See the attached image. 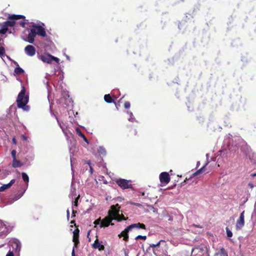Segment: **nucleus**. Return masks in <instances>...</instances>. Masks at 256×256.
Listing matches in <instances>:
<instances>
[{
  "mask_svg": "<svg viewBox=\"0 0 256 256\" xmlns=\"http://www.w3.org/2000/svg\"><path fill=\"white\" fill-rule=\"evenodd\" d=\"M36 34L44 37L46 36V32L45 29L42 26L34 24L31 26V28L27 38L24 40L30 44H33Z\"/></svg>",
  "mask_w": 256,
  "mask_h": 256,
  "instance_id": "1",
  "label": "nucleus"
},
{
  "mask_svg": "<svg viewBox=\"0 0 256 256\" xmlns=\"http://www.w3.org/2000/svg\"><path fill=\"white\" fill-rule=\"evenodd\" d=\"M26 88L24 86L22 87V89L18 94L16 100L17 106L18 108H22L24 110L28 111L30 107L26 104L28 102V96H25Z\"/></svg>",
  "mask_w": 256,
  "mask_h": 256,
  "instance_id": "2",
  "label": "nucleus"
},
{
  "mask_svg": "<svg viewBox=\"0 0 256 256\" xmlns=\"http://www.w3.org/2000/svg\"><path fill=\"white\" fill-rule=\"evenodd\" d=\"M25 16L23 15H16V14H12L8 16V20H7L5 22H4L3 24L4 26H6V28H8V26H14L16 22L14 20H20L22 19L25 20Z\"/></svg>",
  "mask_w": 256,
  "mask_h": 256,
  "instance_id": "3",
  "label": "nucleus"
},
{
  "mask_svg": "<svg viewBox=\"0 0 256 256\" xmlns=\"http://www.w3.org/2000/svg\"><path fill=\"white\" fill-rule=\"evenodd\" d=\"M116 183L122 189H126L132 187L130 180L120 178L116 181Z\"/></svg>",
  "mask_w": 256,
  "mask_h": 256,
  "instance_id": "4",
  "label": "nucleus"
},
{
  "mask_svg": "<svg viewBox=\"0 0 256 256\" xmlns=\"http://www.w3.org/2000/svg\"><path fill=\"white\" fill-rule=\"evenodd\" d=\"M120 206L118 204L115 205H112L110 206V210L108 212V215L114 218L118 215L120 212Z\"/></svg>",
  "mask_w": 256,
  "mask_h": 256,
  "instance_id": "5",
  "label": "nucleus"
},
{
  "mask_svg": "<svg viewBox=\"0 0 256 256\" xmlns=\"http://www.w3.org/2000/svg\"><path fill=\"white\" fill-rule=\"evenodd\" d=\"M244 210L240 214L239 218L237 220L236 228L237 230H241L244 225Z\"/></svg>",
  "mask_w": 256,
  "mask_h": 256,
  "instance_id": "6",
  "label": "nucleus"
},
{
  "mask_svg": "<svg viewBox=\"0 0 256 256\" xmlns=\"http://www.w3.org/2000/svg\"><path fill=\"white\" fill-rule=\"evenodd\" d=\"M160 180L162 184H167L170 181V176L168 172H162L160 174Z\"/></svg>",
  "mask_w": 256,
  "mask_h": 256,
  "instance_id": "7",
  "label": "nucleus"
},
{
  "mask_svg": "<svg viewBox=\"0 0 256 256\" xmlns=\"http://www.w3.org/2000/svg\"><path fill=\"white\" fill-rule=\"evenodd\" d=\"M112 220H114V218L108 215L102 220L100 228L108 227L110 224L114 225V224L112 222Z\"/></svg>",
  "mask_w": 256,
  "mask_h": 256,
  "instance_id": "8",
  "label": "nucleus"
},
{
  "mask_svg": "<svg viewBox=\"0 0 256 256\" xmlns=\"http://www.w3.org/2000/svg\"><path fill=\"white\" fill-rule=\"evenodd\" d=\"M25 53L28 56H32L35 55L36 50L32 45H28L24 48Z\"/></svg>",
  "mask_w": 256,
  "mask_h": 256,
  "instance_id": "9",
  "label": "nucleus"
},
{
  "mask_svg": "<svg viewBox=\"0 0 256 256\" xmlns=\"http://www.w3.org/2000/svg\"><path fill=\"white\" fill-rule=\"evenodd\" d=\"M102 243V241H99L98 239L96 238L92 244V247L93 248L98 249L100 251L104 250V246Z\"/></svg>",
  "mask_w": 256,
  "mask_h": 256,
  "instance_id": "10",
  "label": "nucleus"
},
{
  "mask_svg": "<svg viewBox=\"0 0 256 256\" xmlns=\"http://www.w3.org/2000/svg\"><path fill=\"white\" fill-rule=\"evenodd\" d=\"M79 233L80 230L77 228L76 230H74L73 232V238L72 241L74 242V246L77 247L78 244H79Z\"/></svg>",
  "mask_w": 256,
  "mask_h": 256,
  "instance_id": "11",
  "label": "nucleus"
},
{
  "mask_svg": "<svg viewBox=\"0 0 256 256\" xmlns=\"http://www.w3.org/2000/svg\"><path fill=\"white\" fill-rule=\"evenodd\" d=\"M131 230L130 228H129V226H128L127 228H126L122 232L118 234V237H124L123 240H124L126 242H128V232L129 231Z\"/></svg>",
  "mask_w": 256,
  "mask_h": 256,
  "instance_id": "12",
  "label": "nucleus"
},
{
  "mask_svg": "<svg viewBox=\"0 0 256 256\" xmlns=\"http://www.w3.org/2000/svg\"><path fill=\"white\" fill-rule=\"evenodd\" d=\"M40 59L44 62L52 63V55L48 54H44L40 56Z\"/></svg>",
  "mask_w": 256,
  "mask_h": 256,
  "instance_id": "13",
  "label": "nucleus"
},
{
  "mask_svg": "<svg viewBox=\"0 0 256 256\" xmlns=\"http://www.w3.org/2000/svg\"><path fill=\"white\" fill-rule=\"evenodd\" d=\"M16 180L14 179H12L8 184H3L0 187V192H4L5 190L10 188L12 186V184H14Z\"/></svg>",
  "mask_w": 256,
  "mask_h": 256,
  "instance_id": "14",
  "label": "nucleus"
},
{
  "mask_svg": "<svg viewBox=\"0 0 256 256\" xmlns=\"http://www.w3.org/2000/svg\"><path fill=\"white\" fill-rule=\"evenodd\" d=\"M205 167H206V166H202V168H200V169L198 170L196 172H194L192 174V176H191L189 178H186L185 179V180L182 182L181 183V185L182 186V185H184V184L186 183V182L188 180H190V178H192V177H194V176H198L199 174H201L204 171V170Z\"/></svg>",
  "mask_w": 256,
  "mask_h": 256,
  "instance_id": "15",
  "label": "nucleus"
},
{
  "mask_svg": "<svg viewBox=\"0 0 256 256\" xmlns=\"http://www.w3.org/2000/svg\"><path fill=\"white\" fill-rule=\"evenodd\" d=\"M129 228H130V230L134 228H142L144 230L146 229V225L142 223L138 222L137 224H132L129 226Z\"/></svg>",
  "mask_w": 256,
  "mask_h": 256,
  "instance_id": "16",
  "label": "nucleus"
},
{
  "mask_svg": "<svg viewBox=\"0 0 256 256\" xmlns=\"http://www.w3.org/2000/svg\"><path fill=\"white\" fill-rule=\"evenodd\" d=\"M84 165H86V166L84 168H86V170H87L88 168L89 167V168H90L89 172L90 173V174H92L94 172V169L91 164L90 161L88 160V161L85 162L84 163Z\"/></svg>",
  "mask_w": 256,
  "mask_h": 256,
  "instance_id": "17",
  "label": "nucleus"
},
{
  "mask_svg": "<svg viewBox=\"0 0 256 256\" xmlns=\"http://www.w3.org/2000/svg\"><path fill=\"white\" fill-rule=\"evenodd\" d=\"M104 100L107 103L114 102L116 105V102L112 98L110 94H105L104 96Z\"/></svg>",
  "mask_w": 256,
  "mask_h": 256,
  "instance_id": "18",
  "label": "nucleus"
},
{
  "mask_svg": "<svg viewBox=\"0 0 256 256\" xmlns=\"http://www.w3.org/2000/svg\"><path fill=\"white\" fill-rule=\"evenodd\" d=\"M23 164L16 158L12 160V166L14 168H20L22 166Z\"/></svg>",
  "mask_w": 256,
  "mask_h": 256,
  "instance_id": "19",
  "label": "nucleus"
},
{
  "mask_svg": "<svg viewBox=\"0 0 256 256\" xmlns=\"http://www.w3.org/2000/svg\"><path fill=\"white\" fill-rule=\"evenodd\" d=\"M14 64H16L18 66V67H16V68H15L14 69V72L16 74H22L24 72V70L19 66L18 64L14 62Z\"/></svg>",
  "mask_w": 256,
  "mask_h": 256,
  "instance_id": "20",
  "label": "nucleus"
},
{
  "mask_svg": "<svg viewBox=\"0 0 256 256\" xmlns=\"http://www.w3.org/2000/svg\"><path fill=\"white\" fill-rule=\"evenodd\" d=\"M114 219L118 222H121L122 220H126L123 214L120 215L119 213L114 218Z\"/></svg>",
  "mask_w": 256,
  "mask_h": 256,
  "instance_id": "21",
  "label": "nucleus"
},
{
  "mask_svg": "<svg viewBox=\"0 0 256 256\" xmlns=\"http://www.w3.org/2000/svg\"><path fill=\"white\" fill-rule=\"evenodd\" d=\"M137 134V132L135 128H132L129 132L128 136L130 138H133L136 136Z\"/></svg>",
  "mask_w": 256,
  "mask_h": 256,
  "instance_id": "22",
  "label": "nucleus"
},
{
  "mask_svg": "<svg viewBox=\"0 0 256 256\" xmlns=\"http://www.w3.org/2000/svg\"><path fill=\"white\" fill-rule=\"evenodd\" d=\"M8 30V28H6V26H4V24L2 25V28L0 30V34H5Z\"/></svg>",
  "mask_w": 256,
  "mask_h": 256,
  "instance_id": "23",
  "label": "nucleus"
},
{
  "mask_svg": "<svg viewBox=\"0 0 256 256\" xmlns=\"http://www.w3.org/2000/svg\"><path fill=\"white\" fill-rule=\"evenodd\" d=\"M22 178L23 180L26 182H28L29 181V178L28 174L25 172H22Z\"/></svg>",
  "mask_w": 256,
  "mask_h": 256,
  "instance_id": "24",
  "label": "nucleus"
},
{
  "mask_svg": "<svg viewBox=\"0 0 256 256\" xmlns=\"http://www.w3.org/2000/svg\"><path fill=\"white\" fill-rule=\"evenodd\" d=\"M80 198V196L78 195L75 199V200L72 202V208H74V207H78V200H79Z\"/></svg>",
  "mask_w": 256,
  "mask_h": 256,
  "instance_id": "25",
  "label": "nucleus"
},
{
  "mask_svg": "<svg viewBox=\"0 0 256 256\" xmlns=\"http://www.w3.org/2000/svg\"><path fill=\"white\" fill-rule=\"evenodd\" d=\"M226 230L227 236L228 238H231L232 236V233L231 230L228 227L226 228Z\"/></svg>",
  "mask_w": 256,
  "mask_h": 256,
  "instance_id": "26",
  "label": "nucleus"
},
{
  "mask_svg": "<svg viewBox=\"0 0 256 256\" xmlns=\"http://www.w3.org/2000/svg\"><path fill=\"white\" fill-rule=\"evenodd\" d=\"M164 242V241L162 240H160L158 242H157L156 244H150V247L154 248H156V247H157V246H159L160 244V242Z\"/></svg>",
  "mask_w": 256,
  "mask_h": 256,
  "instance_id": "27",
  "label": "nucleus"
},
{
  "mask_svg": "<svg viewBox=\"0 0 256 256\" xmlns=\"http://www.w3.org/2000/svg\"><path fill=\"white\" fill-rule=\"evenodd\" d=\"M226 251H225V250L224 248H222L219 252H218L216 253V254L217 255H218V254H220V255H222V254H224V253H225Z\"/></svg>",
  "mask_w": 256,
  "mask_h": 256,
  "instance_id": "28",
  "label": "nucleus"
},
{
  "mask_svg": "<svg viewBox=\"0 0 256 256\" xmlns=\"http://www.w3.org/2000/svg\"><path fill=\"white\" fill-rule=\"evenodd\" d=\"M5 53V49L4 47H0V56H2Z\"/></svg>",
  "mask_w": 256,
  "mask_h": 256,
  "instance_id": "29",
  "label": "nucleus"
},
{
  "mask_svg": "<svg viewBox=\"0 0 256 256\" xmlns=\"http://www.w3.org/2000/svg\"><path fill=\"white\" fill-rule=\"evenodd\" d=\"M146 236H140V235H138V236H136L135 238L136 240H138V239H142V240H146Z\"/></svg>",
  "mask_w": 256,
  "mask_h": 256,
  "instance_id": "30",
  "label": "nucleus"
},
{
  "mask_svg": "<svg viewBox=\"0 0 256 256\" xmlns=\"http://www.w3.org/2000/svg\"><path fill=\"white\" fill-rule=\"evenodd\" d=\"M130 106V104L129 102H126L124 104V107L126 109H128Z\"/></svg>",
  "mask_w": 256,
  "mask_h": 256,
  "instance_id": "31",
  "label": "nucleus"
},
{
  "mask_svg": "<svg viewBox=\"0 0 256 256\" xmlns=\"http://www.w3.org/2000/svg\"><path fill=\"white\" fill-rule=\"evenodd\" d=\"M16 152L15 150H13L12 151L11 154H12V157L13 160L16 158Z\"/></svg>",
  "mask_w": 256,
  "mask_h": 256,
  "instance_id": "32",
  "label": "nucleus"
},
{
  "mask_svg": "<svg viewBox=\"0 0 256 256\" xmlns=\"http://www.w3.org/2000/svg\"><path fill=\"white\" fill-rule=\"evenodd\" d=\"M52 60L55 61L56 63H58L60 62V59L56 57H54V56H52Z\"/></svg>",
  "mask_w": 256,
  "mask_h": 256,
  "instance_id": "33",
  "label": "nucleus"
},
{
  "mask_svg": "<svg viewBox=\"0 0 256 256\" xmlns=\"http://www.w3.org/2000/svg\"><path fill=\"white\" fill-rule=\"evenodd\" d=\"M102 220H101V218H98V219L96 220L94 222V224H96V225H97V224H100V222H102Z\"/></svg>",
  "mask_w": 256,
  "mask_h": 256,
  "instance_id": "34",
  "label": "nucleus"
},
{
  "mask_svg": "<svg viewBox=\"0 0 256 256\" xmlns=\"http://www.w3.org/2000/svg\"><path fill=\"white\" fill-rule=\"evenodd\" d=\"M76 210H75L74 208H72V218H74L76 216Z\"/></svg>",
  "mask_w": 256,
  "mask_h": 256,
  "instance_id": "35",
  "label": "nucleus"
},
{
  "mask_svg": "<svg viewBox=\"0 0 256 256\" xmlns=\"http://www.w3.org/2000/svg\"><path fill=\"white\" fill-rule=\"evenodd\" d=\"M76 134L80 136V135H81L82 132H81L80 130L78 128H77L76 129Z\"/></svg>",
  "mask_w": 256,
  "mask_h": 256,
  "instance_id": "36",
  "label": "nucleus"
},
{
  "mask_svg": "<svg viewBox=\"0 0 256 256\" xmlns=\"http://www.w3.org/2000/svg\"><path fill=\"white\" fill-rule=\"evenodd\" d=\"M190 226L191 227H194V228H203L202 226L200 225L195 224H193L191 225Z\"/></svg>",
  "mask_w": 256,
  "mask_h": 256,
  "instance_id": "37",
  "label": "nucleus"
},
{
  "mask_svg": "<svg viewBox=\"0 0 256 256\" xmlns=\"http://www.w3.org/2000/svg\"><path fill=\"white\" fill-rule=\"evenodd\" d=\"M26 24V22H25V21H24V20L21 21V22H20V25L21 26H22V28H24V27H25Z\"/></svg>",
  "mask_w": 256,
  "mask_h": 256,
  "instance_id": "38",
  "label": "nucleus"
},
{
  "mask_svg": "<svg viewBox=\"0 0 256 256\" xmlns=\"http://www.w3.org/2000/svg\"><path fill=\"white\" fill-rule=\"evenodd\" d=\"M6 256H14V254L12 251L10 250L6 255Z\"/></svg>",
  "mask_w": 256,
  "mask_h": 256,
  "instance_id": "39",
  "label": "nucleus"
},
{
  "mask_svg": "<svg viewBox=\"0 0 256 256\" xmlns=\"http://www.w3.org/2000/svg\"><path fill=\"white\" fill-rule=\"evenodd\" d=\"M66 217H67L68 220L69 218H70V211H69L68 209L66 210Z\"/></svg>",
  "mask_w": 256,
  "mask_h": 256,
  "instance_id": "40",
  "label": "nucleus"
},
{
  "mask_svg": "<svg viewBox=\"0 0 256 256\" xmlns=\"http://www.w3.org/2000/svg\"><path fill=\"white\" fill-rule=\"evenodd\" d=\"M21 136H22V138L23 140H27L28 138H27V137L25 135L22 134Z\"/></svg>",
  "mask_w": 256,
  "mask_h": 256,
  "instance_id": "41",
  "label": "nucleus"
},
{
  "mask_svg": "<svg viewBox=\"0 0 256 256\" xmlns=\"http://www.w3.org/2000/svg\"><path fill=\"white\" fill-rule=\"evenodd\" d=\"M70 224H74V226L76 227V228H78V226H76V222H75V220H72V221L70 222Z\"/></svg>",
  "mask_w": 256,
  "mask_h": 256,
  "instance_id": "42",
  "label": "nucleus"
},
{
  "mask_svg": "<svg viewBox=\"0 0 256 256\" xmlns=\"http://www.w3.org/2000/svg\"><path fill=\"white\" fill-rule=\"evenodd\" d=\"M12 143H13V144H16V139L14 138H12Z\"/></svg>",
  "mask_w": 256,
  "mask_h": 256,
  "instance_id": "43",
  "label": "nucleus"
},
{
  "mask_svg": "<svg viewBox=\"0 0 256 256\" xmlns=\"http://www.w3.org/2000/svg\"><path fill=\"white\" fill-rule=\"evenodd\" d=\"M72 256H76L74 248H73V249H72Z\"/></svg>",
  "mask_w": 256,
  "mask_h": 256,
  "instance_id": "44",
  "label": "nucleus"
},
{
  "mask_svg": "<svg viewBox=\"0 0 256 256\" xmlns=\"http://www.w3.org/2000/svg\"><path fill=\"white\" fill-rule=\"evenodd\" d=\"M248 186L252 188H254L253 184L250 182L248 183Z\"/></svg>",
  "mask_w": 256,
  "mask_h": 256,
  "instance_id": "45",
  "label": "nucleus"
},
{
  "mask_svg": "<svg viewBox=\"0 0 256 256\" xmlns=\"http://www.w3.org/2000/svg\"><path fill=\"white\" fill-rule=\"evenodd\" d=\"M83 139H84V140L87 143H88V140H87V138H86V136H84V137L83 138Z\"/></svg>",
  "mask_w": 256,
  "mask_h": 256,
  "instance_id": "46",
  "label": "nucleus"
},
{
  "mask_svg": "<svg viewBox=\"0 0 256 256\" xmlns=\"http://www.w3.org/2000/svg\"><path fill=\"white\" fill-rule=\"evenodd\" d=\"M80 136L82 138L85 136L84 134L82 133L81 135H80Z\"/></svg>",
  "mask_w": 256,
  "mask_h": 256,
  "instance_id": "47",
  "label": "nucleus"
},
{
  "mask_svg": "<svg viewBox=\"0 0 256 256\" xmlns=\"http://www.w3.org/2000/svg\"><path fill=\"white\" fill-rule=\"evenodd\" d=\"M251 176L253 177L256 176V173L252 174Z\"/></svg>",
  "mask_w": 256,
  "mask_h": 256,
  "instance_id": "48",
  "label": "nucleus"
},
{
  "mask_svg": "<svg viewBox=\"0 0 256 256\" xmlns=\"http://www.w3.org/2000/svg\"><path fill=\"white\" fill-rule=\"evenodd\" d=\"M141 194H142V196H144L145 194L144 192H142Z\"/></svg>",
  "mask_w": 256,
  "mask_h": 256,
  "instance_id": "49",
  "label": "nucleus"
},
{
  "mask_svg": "<svg viewBox=\"0 0 256 256\" xmlns=\"http://www.w3.org/2000/svg\"><path fill=\"white\" fill-rule=\"evenodd\" d=\"M16 244V248H18V244Z\"/></svg>",
  "mask_w": 256,
  "mask_h": 256,
  "instance_id": "50",
  "label": "nucleus"
},
{
  "mask_svg": "<svg viewBox=\"0 0 256 256\" xmlns=\"http://www.w3.org/2000/svg\"><path fill=\"white\" fill-rule=\"evenodd\" d=\"M182 2H184V0H180Z\"/></svg>",
  "mask_w": 256,
  "mask_h": 256,
  "instance_id": "51",
  "label": "nucleus"
},
{
  "mask_svg": "<svg viewBox=\"0 0 256 256\" xmlns=\"http://www.w3.org/2000/svg\"><path fill=\"white\" fill-rule=\"evenodd\" d=\"M140 205V204H136V206H139Z\"/></svg>",
  "mask_w": 256,
  "mask_h": 256,
  "instance_id": "52",
  "label": "nucleus"
},
{
  "mask_svg": "<svg viewBox=\"0 0 256 256\" xmlns=\"http://www.w3.org/2000/svg\"><path fill=\"white\" fill-rule=\"evenodd\" d=\"M226 256H228V255L226 254Z\"/></svg>",
  "mask_w": 256,
  "mask_h": 256,
  "instance_id": "53",
  "label": "nucleus"
}]
</instances>
